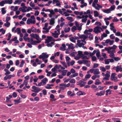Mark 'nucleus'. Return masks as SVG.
Returning <instances> with one entry per match:
<instances>
[{"instance_id":"nucleus-1","label":"nucleus","mask_w":122,"mask_h":122,"mask_svg":"<svg viewBox=\"0 0 122 122\" xmlns=\"http://www.w3.org/2000/svg\"><path fill=\"white\" fill-rule=\"evenodd\" d=\"M49 56L48 54H47L46 53H43L39 56V58L40 59H42L43 61L45 63H46L48 62L47 58Z\"/></svg>"},{"instance_id":"nucleus-2","label":"nucleus","mask_w":122,"mask_h":122,"mask_svg":"<svg viewBox=\"0 0 122 122\" xmlns=\"http://www.w3.org/2000/svg\"><path fill=\"white\" fill-rule=\"evenodd\" d=\"M98 0H94L92 3V6L96 10H99L102 8V6L98 4Z\"/></svg>"},{"instance_id":"nucleus-3","label":"nucleus","mask_w":122,"mask_h":122,"mask_svg":"<svg viewBox=\"0 0 122 122\" xmlns=\"http://www.w3.org/2000/svg\"><path fill=\"white\" fill-rule=\"evenodd\" d=\"M36 22L35 19L34 15H32L30 18L28 19L27 20L26 23L29 25L30 24H34Z\"/></svg>"},{"instance_id":"nucleus-4","label":"nucleus","mask_w":122,"mask_h":122,"mask_svg":"<svg viewBox=\"0 0 122 122\" xmlns=\"http://www.w3.org/2000/svg\"><path fill=\"white\" fill-rule=\"evenodd\" d=\"M30 36L32 38L35 39L37 40H41L40 38L39 35L37 34L32 33L30 34Z\"/></svg>"},{"instance_id":"nucleus-5","label":"nucleus","mask_w":122,"mask_h":122,"mask_svg":"<svg viewBox=\"0 0 122 122\" xmlns=\"http://www.w3.org/2000/svg\"><path fill=\"white\" fill-rule=\"evenodd\" d=\"M75 23L77 30L80 31H81L82 30V27L83 24L81 23L79 24L78 22L76 21H75Z\"/></svg>"},{"instance_id":"nucleus-6","label":"nucleus","mask_w":122,"mask_h":122,"mask_svg":"<svg viewBox=\"0 0 122 122\" xmlns=\"http://www.w3.org/2000/svg\"><path fill=\"white\" fill-rule=\"evenodd\" d=\"M90 71L91 73H93L95 75L99 74L100 73L99 70L98 69H91L90 70Z\"/></svg>"},{"instance_id":"nucleus-7","label":"nucleus","mask_w":122,"mask_h":122,"mask_svg":"<svg viewBox=\"0 0 122 122\" xmlns=\"http://www.w3.org/2000/svg\"><path fill=\"white\" fill-rule=\"evenodd\" d=\"M117 47V46L116 45H114L112 46L111 47H109L105 48L106 51H115V50Z\"/></svg>"},{"instance_id":"nucleus-8","label":"nucleus","mask_w":122,"mask_h":122,"mask_svg":"<svg viewBox=\"0 0 122 122\" xmlns=\"http://www.w3.org/2000/svg\"><path fill=\"white\" fill-rule=\"evenodd\" d=\"M82 55V52L81 51H79L78 52V54L76 56L74 57V59L76 60H79L81 57Z\"/></svg>"},{"instance_id":"nucleus-9","label":"nucleus","mask_w":122,"mask_h":122,"mask_svg":"<svg viewBox=\"0 0 122 122\" xmlns=\"http://www.w3.org/2000/svg\"><path fill=\"white\" fill-rule=\"evenodd\" d=\"M47 39L45 40V43H48L52 41H55V40L51 36H47Z\"/></svg>"},{"instance_id":"nucleus-10","label":"nucleus","mask_w":122,"mask_h":122,"mask_svg":"<svg viewBox=\"0 0 122 122\" xmlns=\"http://www.w3.org/2000/svg\"><path fill=\"white\" fill-rule=\"evenodd\" d=\"M93 32L96 34H98L101 32L100 27L97 26L95 27L93 29Z\"/></svg>"},{"instance_id":"nucleus-11","label":"nucleus","mask_w":122,"mask_h":122,"mask_svg":"<svg viewBox=\"0 0 122 122\" xmlns=\"http://www.w3.org/2000/svg\"><path fill=\"white\" fill-rule=\"evenodd\" d=\"M116 74L115 73H113L111 74V80L112 81H114L115 82H117L118 80L117 78L115 76Z\"/></svg>"},{"instance_id":"nucleus-12","label":"nucleus","mask_w":122,"mask_h":122,"mask_svg":"<svg viewBox=\"0 0 122 122\" xmlns=\"http://www.w3.org/2000/svg\"><path fill=\"white\" fill-rule=\"evenodd\" d=\"M87 37L88 36H87L85 35H82L79 36V38H80L83 39V40H81L82 41L83 43H84L85 44L86 43V42L85 40Z\"/></svg>"},{"instance_id":"nucleus-13","label":"nucleus","mask_w":122,"mask_h":122,"mask_svg":"<svg viewBox=\"0 0 122 122\" xmlns=\"http://www.w3.org/2000/svg\"><path fill=\"white\" fill-rule=\"evenodd\" d=\"M32 88L34 90H31L32 92H35L36 93H38L41 90L40 88L37 87L35 86H33L32 87Z\"/></svg>"},{"instance_id":"nucleus-14","label":"nucleus","mask_w":122,"mask_h":122,"mask_svg":"<svg viewBox=\"0 0 122 122\" xmlns=\"http://www.w3.org/2000/svg\"><path fill=\"white\" fill-rule=\"evenodd\" d=\"M46 12H49L50 13L48 14L49 17L50 18L52 17V15L54 14L53 12V10L52 9H47L46 10Z\"/></svg>"},{"instance_id":"nucleus-15","label":"nucleus","mask_w":122,"mask_h":122,"mask_svg":"<svg viewBox=\"0 0 122 122\" xmlns=\"http://www.w3.org/2000/svg\"><path fill=\"white\" fill-rule=\"evenodd\" d=\"M52 2L53 4L56 3V6L61 7V2L59 0H53Z\"/></svg>"},{"instance_id":"nucleus-16","label":"nucleus","mask_w":122,"mask_h":122,"mask_svg":"<svg viewBox=\"0 0 122 122\" xmlns=\"http://www.w3.org/2000/svg\"><path fill=\"white\" fill-rule=\"evenodd\" d=\"M83 42L82 41L78 40L77 41V43L76 45L77 46L79 47H82V46H83L84 45Z\"/></svg>"},{"instance_id":"nucleus-17","label":"nucleus","mask_w":122,"mask_h":122,"mask_svg":"<svg viewBox=\"0 0 122 122\" xmlns=\"http://www.w3.org/2000/svg\"><path fill=\"white\" fill-rule=\"evenodd\" d=\"M107 52L109 54V56L112 58H113L115 57V54L114 53L115 52L114 51H107Z\"/></svg>"},{"instance_id":"nucleus-18","label":"nucleus","mask_w":122,"mask_h":122,"mask_svg":"<svg viewBox=\"0 0 122 122\" xmlns=\"http://www.w3.org/2000/svg\"><path fill=\"white\" fill-rule=\"evenodd\" d=\"M114 24L113 23H112L110 24V29L111 30L113 31V33H115L116 31V30L113 25Z\"/></svg>"},{"instance_id":"nucleus-19","label":"nucleus","mask_w":122,"mask_h":122,"mask_svg":"<svg viewBox=\"0 0 122 122\" xmlns=\"http://www.w3.org/2000/svg\"><path fill=\"white\" fill-rule=\"evenodd\" d=\"M105 94V91H100L99 92H97L95 94L96 96L98 97L99 96H101L104 95Z\"/></svg>"},{"instance_id":"nucleus-20","label":"nucleus","mask_w":122,"mask_h":122,"mask_svg":"<svg viewBox=\"0 0 122 122\" xmlns=\"http://www.w3.org/2000/svg\"><path fill=\"white\" fill-rule=\"evenodd\" d=\"M52 35L54 37L56 38L58 37V35L60 34V33H59L56 31H55L54 33H51Z\"/></svg>"},{"instance_id":"nucleus-21","label":"nucleus","mask_w":122,"mask_h":122,"mask_svg":"<svg viewBox=\"0 0 122 122\" xmlns=\"http://www.w3.org/2000/svg\"><path fill=\"white\" fill-rule=\"evenodd\" d=\"M66 45L68 46V48L69 49H71L72 50H73L75 48L73 44L71 43H70V44L66 43Z\"/></svg>"},{"instance_id":"nucleus-22","label":"nucleus","mask_w":122,"mask_h":122,"mask_svg":"<svg viewBox=\"0 0 122 122\" xmlns=\"http://www.w3.org/2000/svg\"><path fill=\"white\" fill-rule=\"evenodd\" d=\"M60 54V52L59 51L57 52L54 53V55L51 56L50 58L51 60H52L54 59L55 57L58 56Z\"/></svg>"},{"instance_id":"nucleus-23","label":"nucleus","mask_w":122,"mask_h":122,"mask_svg":"<svg viewBox=\"0 0 122 122\" xmlns=\"http://www.w3.org/2000/svg\"><path fill=\"white\" fill-rule=\"evenodd\" d=\"M87 15H82V18L81 20L82 22L86 23L87 20Z\"/></svg>"},{"instance_id":"nucleus-24","label":"nucleus","mask_w":122,"mask_h":122,"mask_svg":"<svg viewBox=\"0 0 122 122\" xmlns=\"http://www.w3.org/2000/svg\"><path fill=\"white\" fill-rule=\"evenodd\" d=\"M84 81V80L83 79L80 80L79 83H78L77 85H79L80 87H82L84 86L85 84H86V82H84L82 83L81 82L83 81Z\"/></svg>"},{"instance_id":"nucleus-25","label":"nucleus","mask_w":122,"mask_h":122,"mask_svg":"<svg viewBox=\"0 0 122 122\" xmlns=\"http://www.w3.org/2000/svg\"><path fill=\"white\" fill-rule=\"evenodd\" d=\"M76 94L78 96H80L86 95V94L84 92L79 91L77 92Z\"/></svg>"},{"instance_id":"nucleus-26","label":"nucleus","mask_w":122,"mask_h":122,"mask_svg":"<svg viewBox=\"0 0 122 122\" xmlns=\"http://www.w3.org/2000/svg\"><path fill=\"white\" fill-rule=\"evenodd\" d=\"M41 41L42 40H37V41H34L32 42L31 44L32 45H37V44L40 43L41 42Z\"/></svg>"},{"instance_id":"nucleus-27","label":"nucleus","mask_w":122,"mask_h":122,"mask_svg":"<svg viewBox=\"0 0 122 122\" xmlns=\"http://www.w3.org/2000/svg\"><path fill=\"white\" fill-rule=\"evenodd\" d=\"M78 37H75L74 38L73 37H71L69 39L70 40L71 42L75 43L76 42V40L78 39Z\"/></svg>"},{"instance_id":"nucleus-28","label":"nucleus","mask_w":122,"mask_h":122,"mask_svg":"<svg viewBox=\"0 0 122 122\" xmlns=\"http://www.w3.org/2000/svg\"><path fill=\"white\" fill-rule=\"evenodd\" d=\"M112 90L110 89H108L106 91V95L107 96L108 95H111L112 94Z\"/></svg>"},{"instance_id":"nucleus-29","label":"nucleus","mask_w":122,"mask_h":122,"mask_svg":"<svg viewBox=\"0 0 122 122\" xmlns=\"http://www.w3.org/2000/svg\"><path fill=\"white\" fill-rule=\"evenodd\" d=\"M18 6H16L14 7L13 6H11L10 8L11 10L15 11L18 10Z\"/></svg>"},{"instance_id":"nucleus-30","label":"nucleus","mask_w":122,"mask_h":122,"mask_svg":"<svg viewBox=\"0 0 122 122\" xmlns=\"http://www.w3.org/2000/svg\"><path fill=\"white\" fill-rule=\"evenodd\" d=\"M66 45L64 44H62L60 48V50L64 51L66 50Z\"/></svg>"},{"instance_id":"nucleus-31","label":"nucleus","mask_w":122,"mask_h":122,"mask_svg":"<svg viewBox=\"0 0 122 122\" xmlns=\"http://www.w3.org/2000/svg\"><path fill=\"white\" fill-rule=\"evenodd\" d=\"M48 81V79L46 78H44L42 79L41 80V82L43 84V86L44 85L46 84V82Z\"/></svg>"},{"instance_id":"nucleus-32","label":"nucleus","mask_w":122,"mask_h":122,"mask_svg":"<svg viewBox=\"0 0 122 122\" xmlns=\"http://www.w3.org/2000/svg\"><path fill=\"white\" fill-rule=\"evenodd\" d=\"M116 71L118 72L119 71H122V68L120 66H117L116 67Z\"/></svg>"},{"instance_id":"nucleus-33","label":"nucleus","mask_w":122,"mask_h":122,"mask_svg":"<svg viewBox=\"0 0 122 122\" xmlns=\"http://www.w3.org/2000/svg\"><path fill=\"white\" fill-rule=\"evenodd\" d=\"M55 23V19L54 18H51L50 21V25H53Z\"/></svg>"},{"instance_id":"nucleus-34","label":"nucleus","mask_w":122,"mask_h":122,"mask_svg":"<svg viewBox=\"0 0 122 122\" xmlns=\"http://www.w3.org/2000/svg\"><path fill=\"white\" fill-rule=\"evenodd\" d=\"M74 13L76 15H82L83 14V12L82 11L79 12L77 11H74Z\"/></svg>"},{"instance_id":"nucleus-35","label":"nucleus","mask_w":122,"mask_h":122,"mask_svg":"<svg viewBox=\"0 0 122 122\" xmlns=\"http://www.w3.org/2000/svg\"><path fill=\"white\" fill-rule=\"evenodd\" d=\"M1 12L3 15L5 14L6 12V8L5 7L2 8L1 9Z\"/></svg>"},{"instance_id":"nucleus-36","label":"nucleus","mask_w":122,"mask_h":122,"mask_svg":"<svg viewBox=\"0 0 122 122\" xmlns=\"http://www.w3.org/2000/svg\"><path fill=\"white\" fill-rule=\"evenodd\" d=\"M102 11L104 13L107 14L110 13L111 11L109 8L106 10L103 9L102 10Z\"/></svg>"},{"instance_id":"nucleus-37","label":"nucleus","mask_w":122,"mask_h":122,"mask_svg":"<svg viewBox=\"0 0 122 122\" xmlns=\"http://www.w3.org/2000/svg\"><path fill=\"white\" fill-rule=\"evenodd\" d=\"M94 14V16L95 17H98V15H99V14L98 11L96 10H95L93 11Z\"/></svg>"},{"instance_id":"nucleus-38","label":"nucleus","mask_w":122,"mask_h":122,"mask_svg":"<svg viewBox=\"0 0 122 122\" xmlns=\"http://www.w3.org/2000/svg\"><path fill=\"white\" fill-rule=\"evenodd\" d=\"M22 1V0H16L15 1L14 3V4H17L19 5L21 3Z\"/></svg>"},{"instance_id":"nucleus-39","label":"nucleus","mask_w":122,"mask_h":122,"mask_svg":"<svg viewBox=\"0 0 122 122\" xmlns=\"http://www.w3.org/2000/svg\"><path fill=\"white\" fill-rule=\"evenodd\" d=\"M21 32L20 29V28H17L16 30L14 31V33L17 32L18 34H19Z\"/></svg>"},{"instance_id":"nucleus-40","label":"nucleus","mask_w":122,"mask_h":122,"mask_svg":"<svg viewBox=\"0 0 122 122\" xmlns=\"http://www.w3.org/2000/svg\"><path fill=\"white\" fill-rule=\"evenodd\" d=\"M107 36V34L105 33H103L101 35V38L100 39L101 41L102 40L104 37H105Z\"/></svg>"},{"instance_id":"nucleus-41","label":"nucleus","mask_w":122,"mask_h":122,"mask_svg":"<svg viewBox=\"0 0 122 122\" xmlns=\"http://www.w3.org/2000/svg\"><path fill=\"white\" fill-rule=\"evenodd\" d=\"M77 30V29L76 25L73 26L71 29V31L73 32H74Z\"/></svg>"},{"instance_id":"nucleus-42","label":"nucleus","mask_w":122,"mask_h":122,"mask_svg":"<svg viewBox=\"0 0 122 122\" xmlns=\"http://www.w3.org/2000/svg\"><path fill=\"white\" fill-rule=\"evenodd\" d=\"M5 4H11L13 2L12 0H5Z\"/></svg>"},{"instance_id":"nucleus-43","label":"nucleus","mask_w":122,"mask_h":122,"mask_svg":"<svg viewBox=\"0 0 122 122\" xmlns=\"http://www.w3.org/2000/svg\"><path fill=\"white\" fill-rule=\"evenodd\" d=\"M30 30H31L32 32L34 33H36V29L33 26H32L30 28Z\"/></svg>"},{"instance_id":"nucleus-44","label":"nucleus","mask_w":122,"mask_h":122,"mask_svg":"<svg viewBox=\"0 0 122 122\" xmlns=\"http://www.w3.org/2000/svg\"><path fill=\"white\" fill-rule=\"evenodd\" d=\"M88 35H89L88 38H89L90 40H91L93 39V34L90 33H88Z\"/></svg>"},{"instance_id":"nucleus-45","label":"nucleus","mask_w":122,"mask_h":122,"mask_svg":"<svg viewBox=\"0 0 122 122\" xmlns=\"http://www.w3.org/2000/svg\"><path fill=\"white\" fill-rule=\"evenodd\" d=\"M92 54L91 52H88L87 51H85L84 53V55H87L88 56H92Z\"/></svg>"},{"instance_id":"nucleus-46","label":"nucleus","mask_w":122,"mask_h":122,"mask_svg":"<svg viewBox=\"0 0 122 122\" xmlns=\"http://www.w3.org/2000/svg\"><path fill=\"white\" fill-rule=\"evenodd\" d=\"M67 72V70H64L62 71L61 74L63 76H65Z\"/></svg>"},{"instance_id":"nucleus-47","label":"nucleus","mask_w":122,"mask_h":122,"mask_svg":"<svg viewBox=\"0 0 122 122\" xmlns=\"http://www.w3.org/2000/svg\"><path fill=\"white\" fill-rule=\"evenodd\" d=\"M78 75V74L77 73H76L74 74L71 75L69 76V77L70 78H72L77 76Z\"/></svg>"},{"instance_id":"nucleus-48","label":"nucleus","mask_w":122,"mask_h":122,"mask_svg":"<svg viewBox=\"0 0 122 122\" xmlns=\"http://www.w3.org/2000/svg\"><path fill=\"white\" fill-rule=\"evenodd\" d=\"M55 29L57 30V32H58L59 33H60V26L59 25H57L55 28Z\"/></svg>"},{"instance_id":"nucleus-49","label":"nucleus","mask_w":122,"mask_h":122,"mask_svg":"<svg viewBox=\"0 0 122 122\" xmlns=\"http://www.w3.org/2000/svg\"><path fill=\"white\" fill-rule=\"evenodd\" d=\"M101 84V82L100 81L99 79H97L96 80L95 84L96 85H99Z\"/></svg>"},{"instance_id":"nucleus-50","label":"nucleus","mask_w":122,"mask_h":122,"mask_svg":"<svg viewBox=\"0 0 122 122\" xmlns=\"http://www.w3.org/2000/svg\"><path fill=\"white\" fill-rule=\"evenodd\" d=\"M10 23L8 22H6V23L4 24V25L5 26L7 27H9L10 26Z\"/></svg>"},{"instance_id":"nucleus-51","label":"nucleus","mask_w":122,"mask_h":122,"mask_svg":"<svg viewBox=\"0 0 122 122\" xmlns=\"http://www.w3.org/2000/svg\"><path fill=\"white\" fill-rule=\"evenodd\" d=\"M64 7L65 8H71V5H68L67 3H64Z\"/></svg>"},{"instance_id":"nucleus-52","label":"nucleus","mask_w":122,"mask_h":122,"mask_svg":"<svg viewBox=\"0 0 122 122\" xmlns=\"http://www.w3.org/2000/svg\"><path fill=\"white\" fill-rule=\"evenodd\" d=\"M65 20L62 17H61L60 19H58V24L60 23V22H63V21Z\"/></svg>"},{"instance_id":"nucleus-53","label":"nucleus","mask_w":122,"mask_h":122,"mask_svg":"<svg viewBox=\"0 0 122 122\" xmlns=\"http://www.w3.org/2000/svg\"><path fill=\"white\" fill-rule=\"evenodd\" d=\"M4 71L6 72L5 74V75H7L10 74V72L9 71L6 69H5L4 70Z\"/></svg>"},{"instance_id":"nucleus-54","label":"nucleus","mask_w":122,"mask_h":122,"mask_svg":"<svg viewBox=\"0 0 122 122\" xmlns=\"http://www.w3.org/2000/svg\"><path fill=\"white\" fill-rule=\"evenodd\" d=\"M100 70L104 72L106 71V68L103 66H101L100 67Z\"/></svg>"},{"instance_id":"nucleus-55","label":"nucleus","mask_w":122,"mask_h":122,"mask_svg":"<svg viewBox=\"0 0 122 122\" xmlns=\"http://www.w3.org/2000/svg\"><path fill=\"white\" fill-rule=\"evenodd\" d=\"M110 72L109 71H107L106 72V74H105V77H106L109 78L110 76Z\"/></svg>"},{"instance_id":"nucleus-56","label":"nucleus","mask_w":122,"mask_h":122,"mask_svg":"<svg viewBox=\"0 0 122 122\" xmlns=\"http://www.w3.org/2000/svg\"><path fill=\"white\" fill-rule=\"evenodd\" d=\"M85 62L86 64V65L87 66L89 67L90 66L91 63L90 61H88L87 60H85Z\"/></svg>"},{"instance_id":"nucleus-57","label":"nucleus","mask_w":122,"mask_h":122,"mask_svg":"<svg viewBox=\"0 0 122 122\" xmlns=\"http://www.w3.org/2000/svg\"><path fill=\"white\" fill-rule=\"evenodd\" d=\"M91 75L90 74H88L86 75L85 76V78L84 80H86L87 79L90 78L91 77Z\"/></svg>"},{"instance_id":"nucleus-58","label":"nucleus","mask_w":122,"mask_h":122,"mask_svg":"<svg viewBox=\"0 0 122 122\" xmlns=\"http://www.w3.org/2000/svg\"><path fill=\"white\" fill-rule=\"evenodd\" d=\"M70 30V28L68 27L67 28H65L64 29V31L65 32L67 33L69 32Z\"/></svg>"},{"instance_id":"nucleus-59","label":"nucleus","mask_w":122,"mask_h":122,"mask_svg":"<svg viewBox=\"0 0 122 122\" xmlns=\"http://www.w3.org/2000/svg\"><path fill=\"white\" fill-rule=\"evenodd\" d=\"M41 14L43 16V17L46 18L47 16V14L44 12H42L41 13Z\"/></svg>"},{"instance_id":"nucleus-60","label":"nucleus","mask_w":122,"mask_h":122,"mask_svg":"<svg viewBox=\"0 0 122 122\" xmlns=\"http://www.w3.org/2000/svg\"><path fill=\"white\" fill-rule=\"evenodd\" d=\"M10 76V75L6 76L4 77V80H6L8 79H10L11 78Z\"/></svg>"},{"instance_id":"nucleus-61","label":"nucleus","mask_w":122,"mask_h":122,"mask_svg":"<svg viewBox=\"0 0 122 122\" xmlns=\"http://www.w3.org/2000/svg\"><path fill=\"white\" fill-rule=\"evenodd\" d=\"M115 6L113 5L111 7L109 8L111 11L114 10L115 9Z\"/></svg>"},{"instance_id":"nucleus-62","label":"nucleus","mask_w":122,"mask_h":122,"mask_svg":"<svg viewBox=\"0 0 122 122\" xmlns=\"http://www.w3.org/2000/svg\"><path fill=\"white\" fill-rule=\"evenodd\" d=\"M14 101L15 102L14 103V104L15 105L19 103L20 102V99H19L18 100H15Z\"/></svg>"},{"instance_id":"nucleus-63","label":"nucleus","mask_w":122,"mask_h":122,"mask_svg":"<svg viewBox=\"0 0 122 122\" xmlns=\"http://www.w3.org/2000/svg\"><path fill=\"white\" fill-rule=\"evenodd\" d=\"M29 5L32 8H34L35 6L34 3L32 2L31 1Z\"/></svg>"},{"instance_id":"nucleus-64","label":"nucleus","mask_w":122,"mask_h":122,"mask_svg":"<svg viewBox=\"0 0 122 122\" xmlns=\"http://www.w3.org/2000/svg\"><path fill=\"white\" fill-rule=\"evenodd\" d=\"M66 18L68 20L70 21L71 22H72L73 21L72 17H66Z\"/></svg>"}]
</instances>
